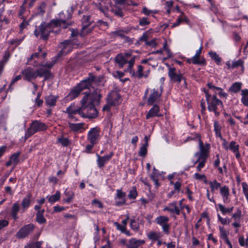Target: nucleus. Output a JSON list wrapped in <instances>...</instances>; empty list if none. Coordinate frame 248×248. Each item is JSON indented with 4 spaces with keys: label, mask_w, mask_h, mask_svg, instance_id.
Returning a JSON list of instances; mask_svg holds the SVG:
<instances>
[{
    "label": "nucleus",
    "mask_w": 248,
    "mask_h": 248,
    "mask_svg": "<svg viewBox=\"0 0 248 248\" xmlns=\"http://www.w3.org/2000/svg\"><path fill=\"white\" fill-rule=\"evenodd\" d=\"M62 49L57 56L52 58L50 61L44 62L43 61L46 56L45 52H43L40 47L38 48L37 52L31 55L28 59V62L34 66H38L36 70L31 67H27L22 71L23 78L24 80L31 81L38 77H44L45 80L49 78L51 74L50 69L53 67L58 59L62 56L69 53L72 48V46L70 41H65L61 44Z\"/></svg>",
    "instance_id": "nucleus-1"
},
{
    "label": "nucleus",
    "mask_w": 248,
    "mask_h": 248,
    "mask_svg": "<svg viewBox=\"0 0 248 248\" xmlns=\"http://www.w3.org/2000/svg\"><path fill=\"white\" fill-rule=\"evenodd\" d=\"M101 97L100 91L97 89L93 92L84 93V96L80 101L82 109L80 112L81 117L92 119L97 117L98 111L94 106L99 104Z\"/></svg>",
    "instance_id": "nucleus-2"
},
{
    "label": "nucleus",
    "mask_w": 248,
    "mask_h": 248,
    "mask_svg": "<svg viewBox=\"0 0 248 248\" xmlns=\"http://www.w3.org/2000/svg\"><path fill=\"white\" fill-rule=\"evenodd\" d=\"M187 140H198L199 141V147L200 151L194 154L192 158V162L193 163V166H194L196 163H198L196 167V170L197 171H200L205 166V163L207 161L208 153L210 148V145L208 143H205L204 144L201 140L200 136L198 134H196L193 136L188 137Z\"/></svg>",
    "instance_id": "nucleus-3"
},
{
    "label": "nucleus",
    "mask_w": 248,
    "mask_h": 248,
    "mask_svg": "<svg viewBox=\"0 0 248 248\" xmlns=\"http://www.w3.org/2000/svg\"><path fill=\"white\" fill-rule=\"evenodd\" d=\"M136 56L132 55V51H129L124 53L118 54L115 59L116 63L120 68H122L126 63H128L127 71L131 74H134L133 67L135 63Z\"/></svg>",
    "instance_id": "nucleus-4"
},
{
    "label": "nucleus",
    "mask_w": 248,
    "mask_h": 248,
    "mask_svg": "<svg viewBox=\"0 0 248 248\" xmlns=\"http://www.w3.org/2000/svg\"><path fill=\"white\" fill-rule=\"evenodd\" d=\"M97 77L90 76L88 78L81 81L76 87H75L67 96L68 99L73 100L77 97L81 92L84 89L88 88L91 92L90 87H92L93 84L96 83Z\"/></svg>",
    "instance_id": "nucleus-5"
},
{
    "label": "nucleus",
    "mask_w": 248,
    "mask_h": 248,
    "mask_svg": "<svg viewBox=\"0 0 248 248\" xmlns=\"http://www.w3.org/2000/svg\"><path fill=\"white\" fill-rule=\"evenodd\" d=\"M203 92L205 94L208 110L213 112L215 115L218 117L220 114L219 111L223 108L222 101L218 99L215 95H212L206 89H203Z\"/></svg>",
    "instance_id": "nucleus-6"
},
{
    "label": "nucleus",
    "mask_w": 248,
    "mask_h": 248,
    "mask_svg": "<svg viewBox=\"0 0 248 248\" xmlns=\"http://www.w3.org/2000/svg\"><path fill=\"white\" fill-rule=\"evenodd\" d=\"M55 28H57L55 27L54 25L52 24L51 21L48 23L43 22L36 28L34 31V35L36 37L40 36L41 38L43 40H46L51 32H58V30H55Z\"/></svg>",
    "instance_id": "nucleus-7"
},
{
    "label": "nucleus",
    "mask_w": 248,
    "mask_h": 248,
    "mask_svg": "<svg viewBox=\"0 0 248 248\" xmlns=\"http://www.w3.org/2000/svg\"><path fill=\"white\" fill-rule=\"evenodd\" d=\"M47 127V125L45 123L38 120L33 121L25 133V140L28 139L29 137L39 131L46 130Z\"/></svg>",
    "instance_id": "nucleus-8"
},
{
    "label": "nucleus",
    "mask_w": 248,
    "mask_h": 248,
    "mask_svg": "<svg viewBox=\"0 0 248 248\" xmlns=\"http://www.w3.org/2000/svg\"><path fill=\"white\" fill-rule=\"evenodd\" d=\"M66 14L65 15L63 12H60L59 14V18L52 20V24L57 28H67L70 25V22L68 21V20L71 18L72 16L68 11L66 12Z\"/></svg>",
    "instance_id": "nucleus-9"
},
{
    "label": "nucleus",
    "mask_w": 248,
    "mask_h": 248,
    "mask_svg": "<svg viewBox=\"0 0 248 248\" xmlns=\"http://www.w3.org/2000/svg\"><path fill=\"white\" fill-rule=\"evenodd\" d=\"M163 91V87L162 85L152 89L147 100L148 104L153 105L155 103L159 102L160 100Z\"/></svg>",
    "instance_id": "nucleus-10"
},
{
    "label": "nucleus",
    "mask_w": 248,
    "mask_h": 248,
    "mask_svg": "<svg viewBox=\"0 0 248 248\" xmlns=\"http://www.w3.org/2000/svg\"><path fill=\"white\" fill-rule=\"evenodd\" d=\"M34 228L32 224H28L21 228L16 234V237L18 239H23L31 233Z\"/></svg>",
    "instance_id": "nucleus-11"
},
{
    "label": "nucleus",
    "mask_w": 248,
    "mask_h": 248,
    "mask_svg": "<svg viewBox=\"0 0 248 248\" xmlns=\"http://www.w3.org/2000/svg\"><path fill=\"white\" fill-rule=\"evenodd\" d=\"M100 128L98 127L91 128L87 134V140L90 143L96 144L100 138Z\"/></svg>",
    "instance_id": "nucleus-12"
},
{
    "label": "nucleus",
    "mask_w": 248,
    "mask_h": 248,
    "mask_svg": "<svg viewBox=\"0 0 248 248\" xmlns=\"http://www.w3.org/2000/svg\"><path fill=\"white\" fill-rule=\"evenodd\" d=\"M97 156V166L99 168H102L104 167L105 164L108 163L109 160L111 158L113 155V153L111 152L109 155H105L104 156H100L98 154H96Z\"/></svg>",
    "instance_id": "nucleus-13"
},
{
    "label": "nucleus",
    "mask_w": 248,
    "mask_h": 248,
    "mask_svg": "<svg viewBox=\"0 0 248 248\" xmlns=\"http://www.w3.org/2000/svg\"><path fill=\"white\" fill-rule=\"evenodd\" d=\"M219 192L222 197L223 202L224 203H228L230 202V193L229 188L228 186H224L220 187Z\"/></svg>",
    "instance_id": "nucleus-14"
},
{
    "label": "nucleus",
    "mask_w": 248,
    "mask_h": 248,
    "mask_svg": "<svg viewBox=\"0 0 248 248\" xmlns=\"http://www.w3.org/2000/svg\"><path fill=\"white\" fill-rule=\"evenodd\" d=\"M85 123H68V126L70 130L74 133H81L84 129Z\"/></svg>",
    "instance_id": "nucleus-15"
},
{
    "label": "nucleus",
    "mask_w": 248,
    "mask_h": 248,
    "mask_svg": "<svg viewBox=\"0 0 248 248\" xmlns=\"http://www.w3.org/2000/svg\"><path fill=\"white\" fill-rule=\"evenodd\" d=\"M177 202L176 201H174L168 204V206H165L163 211H167L171 214H174L176 215H179L180 213V209L177 206Z\"/></svg>",
    "instance_id": "nucleus-16"
},
{
    "label": "nucleus",
    "mask_w": 248,
    "mask_h": 248,
    "mask_svg": "<svg viewBox=\"0 0 248 248\" xmlns=\"http://www.w3.org/2000/svg\"><path fill=\"white\" fill-rule=\"evenodd\" d=\"M82 111V105L80 108H76L75 105H71L66 108V112L68 113L69 118L72 119L73 118V114H78L81 117L80 112Z\"/></svg>",
    "instance_id": "nucleus-17"
},
{
    "label": "nucleus",
    "mask_w": 248,
    "mask_h": 248,
    "mask_svg": "<svg viewBox=\"0 0 248 248\" xmlns=\"http://www.w3.org/2000/svg\"><path fill=\"white\" fill-rule=\"evenodd\" d=\"M159 112L160 108L159 106L155 104L149 110L148 113L146 114V118L148 119L154 117H161L162 115L159 113Z\"/></svg>",
    "instance_id": "nucleus-18"
},
{
    "label": "nucleus",
    "mask_w": 248,
    "mask_h": 248,
    "mask_svg": "<svg viewBox=\"0 0 248 248\" xmlns=\"http://www.w3.org/2000/svg\"><path fill=\"white\" fill-rule=\"evenodd\" d=\"M120 96L116 92H113L108 97V102L109 104L116 106L119 104Z\"/></svg>",
    "instance_id": "nucleus-19"
},
{
    "label": "nucleus",
    "mask_w": 248,
    "mask_h": 248,
    "mask_svg": "<svg viewBox=\"0 0 248 248\" xmlns=\"http://www.w3.org/2000/svg\"><path fill=\"white\" fill-rule=\"evenodd\" d=\"M145 241L143 240L131 238L129 240L128 243L126 246L127 248H139L140 246L144 244Z\"/></svg>",
    "instance_id": "nucleus-20"
},
{
    "label": "nucleus",
    "mask_w": 248,
    "mask_h": 248,
    "mask_svg": "<svg viewBox=\"0 0 248 248\" xmlns=\"http://www.w3.org/2000/svg\"><path fill=\"white\" fill-rule=\"evenodd\" d=\"M220 237L225 241L226 243L229 245L231 248H232V244L228 239L229 232H227L223 226H219Z\"/></svg>",
    "instance_id": "nucleus-21"
},
{
    "label": "nucleus",
    "mask_w": 248,
    "mask_h": 248,
    "mask_svg": "<svg viewBox=\"0 0 248 248\" xmlns=\"http://www.w3.org/2000/svg\"><path fill=\"white\" fill-rule=\"evenodd\" d=\"M20 208V205L18 202H15L11 208L10 215L15 221L18 218V213Z\"/></svg>",
    "instance_id": "nucleus-22"
},
{
    "label": "nucleus",
    "mask_w": 248,
    "mask_h": 248,
    "mask_svg": "<svg viewBox=\"0 0 248 248\" xmlns=\"http://www.w3.org/2000/svg\"><path fill=\"white\" fill-rule=\"evenodd\" d=\"M64 194L66 197V199L64 200V202L69 203L73 201L75 193L73 190L66 188L64 191Z\"/></svg>",
    "instance_id": "nucleus-23"
},
{
    "label": "nucleus",
    "mask_w": 248,
    "mask_h": 248,
    "mask_svg": "<svg viewBox=\"0 0 248 248\" xmlns=\"http://www.w3.org/2000/svg\"><path fill=\"white\" fill-rule=\"evenodd\" d=\"M217 206V208L216 207L217 210L218 209L223 215L231 213L234 208L233 206L226 207L221 203H218Z\"/></svg>",
    "instance_id": "nucleus-24"
},
{
    "label": "nucleus",
    "mask_w": 248,
    "mask_h": 248,
    "mask_svg": "<svg viewBox=\"0 0 248 248\" xmlns=\"http://www.w3.org/2000/svg\"><path fill=\"white\" fill-rule=\"evenodd\" d=\"M81 22L82 24V34H85L87 26H89L91 24V16H83Z\"/></svg>",
    "instance_id": "nucleus-25"
},
{
    "label": "nucleus",
    "mask_w": 248,
    "mask_h": 248,
    "mask_svg": "<svg viewBox=\"0 0 248 248\" xmlns=\"http://www.w3.org/2000/svg\"><path fill=\"white\" fill-rule=\"evenodd\" d=\"M213 126L214 131L215 133L216 136L220 138V139H222V135L221 133L222 127L217 120H215L214 121Z\"/></svg>",
    "instance_id": "nucleus-26"
},
{
    "label": "nucleus",
    "mask_w": 248,
    "mask_h": 248,
    "mask_svg": "<svg viewBox=\"0 0 248 248\" xmlns=\"http://www.w3.org/2000/svg\"><path fill=\"white\" fill-rule=\"evenodd\" d=\"M58 97L53 95H49L45 98L46 104L49 107L55 106Z\"/></svg>",
    "instance_id": "nucleus-27"
},
{
    "label": "nucleus",
    "mask_w": 248,
    "mask_h": 248,
    "mask_svg": "<svg viewBox=\"0 0 248 248\" xmlns=\"http://www.w3.org/2000/svg\"><path fill=\"white\" fill-rule=\"evenodd\" d=\"M61 192L57 190L55 194L52 195H48L46 196V199L48 200V202L52 204L55 202H56L58 201L61 198Z\"/></svg>",
    "instance_id": "nucleus-28"
},
{
    "label": "nucleus",
    "mask_w": 248,
    "mask_h": 248,
    "mask_svg": "<svg viewBox=\"0 0 248 248\" xmlns=\"http://www.w3.org/2000/svg\"><path fill=\"white\" fill-rule=\"evenodd\" d=\"M44 209H42L41 210L38 211L36 214V220L40 224H42L46 222V220L44 217Z\"/></svg>",
    "instance_id": "nucleus-29"
},
{
    "label": "nucleus",
    "mask_w": 248,
    "mask_h": 248,
    "mask_svg": "<svg viewBox=\"0 0 248 248\" xmlns=\"http://www.w3.org/2000/svg\"><path fill=\"white\" fill-rule=\"evenodd\" d=\"M46 8V3L45 2H42L34 11V15L36 16H43L45 13Z\"/></svg>",
    "instance_id": "nucleus-30"
},
{
    "label": "nucleus",
    "mask_w": 248,
    "mask_h": 248,
    "mask_svg": "<svg viewBox=\"0 0 248 248\" xmlns=\"http://www.w3.org/2000/svg\"><path fill=\"white\" fill-rule=\"evenodd\" d=\"M210 58L215 61L217 65H219L221 64V58L216 52L213 51H210L208 53Z\"/></svg>",
    "instance_id": "nucleus-31"
},
{
    "label": "nucleus",
    "mask_w": 248,
    "mask_h": 248,
    "mask_svg": "<svg viewBox=\"0 0 248 248\" xmlns=\"http://www.w3.org/2000/svg\"><path fill=\"white\" fill-rule=\"evenodd\" d=\"M192 63L194 64L199 65H205L206 61L203 57H201L200 56H196L194 55L192 57Z\"/></svg>",
    "instance_id": "nucleus-32"
},
{
    "label": "nucleus",
    "mask_w": 248,
    "mask_h": 248,
    "mask_svg": "<svg viewBox=\"0 0 248 248\" xmlns=\"http://www.w3.org/2000/svg\"><path fill=\"white\" fill-rule=\"evenodd\" d=\"M10 57V53L9 51H6L2 57V59L0 61V71H3L4 66L6 62L9 60Z\"/></svg>",
    "instance_id": "nucleus-33"
},
{
    "label": "nucleus",
    "mask_w": 248,
    "mask_h": 248,
    "mask_svg": "<svg viewBox=\"0 0 248 248\" xmlns=\"http://www.w3.org/2000/svg\"><path fill=\"white\" fill-rule=\"evenodd\" d=\"M140 222L139 221V218L137 219H131L130 220V226L132 230L135 232H138L140 228Z\"/></svg>",
    "instance_id": "nucleus-34"
},
{
    "label": "nucleus",
    "mask_w": 248,
    "mask_h": 248,
    "mask_svg": "<svg viewBox=\"0 0 248 248\" xmlns=\"http://www.w3.org/2000/svg\"><path fill=\"white\" fill-rule=\"evenodd\" d=\"M207 86L208 88V89L207 90L209 91V93H211V92H214V94L213 95H215L216 96L217 94H218V92L222 90V88L215 86L212 83H208Z\"/></svg>",
    "instance_id": "nucleus-35"
},
{
    "label": "nucleus",
    "mask_w": 248,
    "mask_h": 248,
    "mask_svg": "<svg viewBox=\"0 0 248 248\" xmlns=\"http://www.w3.org/2000/svg\"><path fill=\"white\" fill-rule=\"evenodd\" d=\"M169 221V218L168 217L165 216H159L155 219L156 223L160 226L168 223Z\"/></svg>",
    "instance_id": "nucleus-36"
},
{
    "label": "nucleus",
    "mask_w": 248,
    "mask_h": 248,
    "mask_svg": "<svg viewBox=\"0 0 248 248\" xmlns=\"http://www.w3.org/2000/svg\"><path fill=\"white\" fill-rule=\"evenodd\" d=\"M31 204V199L30 196L24 198L21 202V206L22 212H24L30 206Z\"/></svg>",
    "instance_id": "nucleus-37"
},
{
    "label": "nucleus",
    "mask_w": 248,
    "mask_h": 248,
    "mask_svg": "<svg viewBox=\"0 0 248 248\" xmlns=\"http://www.w3.org/2000/svg\"><path fill=\"white\" fill-rule=\"evenodd\" d=\"M242 83L239 82H234L230 88L229 91L233 93H238L241 89Z\"/></svg>",
    "instance_id": "nucleus-38"
},
{
    "label": "nucleus",
    "mask_w": 248,
    "mask_h": 248,
    "mask_svg": "<svg viewBox=\"0 0 248 248\" xmlns=\"http://www.w3.org/2000/svg\"><path fill=\"white\" fill-rule=\"evenodd\" d=\"M238 242L241 247H248V234H246L245 238L243 235L240 236L238 238Z\"/></svg>",
    "instance_id": "nucleus-39"
},
{
    "label": "nucleus",
    "mask_w": 248,
    "mask_h": 248,
    "mask_svg": "<svg viewBox=\"0 0 248 248\" xmlns=\"http://www.w3.org/2000/svg\"><path fill=\"white\" fill-rule=\"evenodd\" d=\"M161 237L160 232H151L148 234V237L153 241L159 239Z\"/></svg>",
    "instance_id": "nucleus-40"
},
{
    "label": "nucleus",
    "mask_w": 248,
    "mask_h": 248,
    "mask_svg": "<svg viewBox=\"0 0 248 248\" xmlns=\"http://www.w3.org/2000/svg\"><path fill=\"white\" fill-rule=\"evenodd\" d=\"M241 102L246 106L248 107V93L246 92V89L241 91Z\"/></svg>",
    "instance_id": "nucleus-41"
},
{
    "label": "nucleus",
    "mask_w": 248,
    "mask_h": 248,
    "mask_svg": "<svg viewBox=\"0 0 248 248\" xmlns=\"http://www.w3.org/2000/svg\"><path fill=\"white\" fill-rule=\"evenodd\" d=\"M244 61L241 59H239L237 61H232V69L240 66L242 71L243 72L244 70Z\"/></svg>",
    "instance_id": "nucleus-42"
},
{
    "label": "nucleus",
    "mask_w": 248,
    "mask_h": 248,
    "mask_svg": "<svg viewBox=\"0 0 248 248\" xmlns=\"http://www.w3.org/2000/svg\"><path fill=\"white\" fill-rule=\"evenodd\" d=\"M228 150H231L233 153L236 152L237 150H239V145L236 144V142L232 140L231 141L228 146Z\"/></svg>",
    "instance_id": "nucleus-43"
},
{
    "label": "nucleus",
    "mask_w": 248,
    "mask_h": 248,
    "mask_svg": "<svg viewBox=\"0 0 248 248\" xmlns=\"http://www.w3.org/2000/svg\"><path fill=\"white\" fill-rule=\"evenodd\" d=\"M209 185L212 192H214V190L218 189L221 186V184L217 182L216 180L210 182Z\"/></svg>",
    "instance_id": "nucleus-44"
},
{
    "label": "nucleus",
    "mask_w": 248,
    "mask_h": 248,
    "mask_svg": "<svg viewBox=\"0 0 248 248\" xmlns=\"http://www.w3.org/2000/svg\"><path fill=\"white\" fill-rule=\"evenodd\" d=\"M163 49L164 51L166 52L167 55V57L163 58L164 60H166L168 58H170L172 56V54L167 45V43L166 41H165V42L163 43Z\"/></svg>",
    "instance_id": "nucleus-45"
},
{
    "label": "nucleus",
    "mask_w": 248,
    "mask_h": 248,
    "mask_svg": "<svg viewBox=\"0 0 248 248\" xmlns=\"http://www.w3.org/2000/svg\"><path fill=\"white\" fill-rule=\"evenodd\" d=\"M57 141L64 147L67 146L70 143V141L68 138H64L62 136L58 138Z\"/></svg>",
    "instance_id": "nucleus-46"
},
{
    "label": "nucleus",
    "mask_w": 248,
    "mask_h": 248,
    "mask_svg": "<svg viewBox=\"0 0 248 248\" xmlns=\"http://www.w3.org/2000/svg\"><path fill=\"white\" fill-rule=\"evenodd\" d=\"M148 146L147 143H145L140 148L139 152V155L140 156H144L147 153V147Z\"/></svg>",
    "instance_id": "nucleus-47"
},
{
    "label": "nucleus",
    "mask_w": 248,
    "mask_h": 248,
    "mask_svg": "<svg viewBox=\"0 0 248 248\" xmlns=\"http://www.w3.org/2000/svg\"><path fill=\"white\" fill-rule=\"evenodd\" d=\"M21 78V75H18L13 78L11 81L10 84L9 85V87L7 89L8 91L11 92L13 89V85L18 80Z\"/></svg>",
    "instance_id": "nucleus-48"
},
{
    "label": "nucleus",
    "mask_w": 248,
    "mask_h": 248,
    "mask_svg": "<svg viewBox=\"0 0 248 248\" xmlns=\"http://www.w3.org/2000/svg\"><path fill=\"white\" fill-rule=\"evenodd\" d=\"M138 195L136 188L135 186L132 187L128 195V197L129 199H135Z\"/></svg>",
    "instance_id": "nucleus-49"
},
{
    "label": "nucleus",
    "mask_w": 248,
    "mask_h": 248,
    "mask_svg": "<svg viewBox=\"0 0 248 248\" xmlns=\"http://www.w3.org/2000/svg\"><path fill=\"white\" fill-rule=\"evenodd\" d=\"M20 155V153H16L14 154L10 157V159L13 163V165L15 166H16L18 162V158Z\"/></svg>",
    "instance_id": "nucleus-50"
},
{
    "label": "nucleus",
    "mask_w": 248,
    "mask_h": 248,
    "mask_svg": "<svg viewBox=\"0 0 248 248\" xmlns=\"http://www.w3.org/2000/svg\"><path fill=\"white\" fill-rule=\"evenodd\" d=\"M150 23L148 18L146 17H143L140 18L139 25L142 27H145L148 25Z\"/></svg>",
    "instance_id": "nucleus-51"
},
{
    "label": "nucleus",
    "mask_w": 248,
    "mask_h": 248,
    "mask_svg": "<svg viewBox=\"0 0 248 248\" xmlns=\"http://www.w3.org/2000/svg\"><path fill=\"white\" fill-rule=\"evenodd\" d=\"M170 79L173 80L174 82H177L178 83H180L182 79H184V78L183 77L182 75L181 74H176L174 76L171 77Z\"/></svg>",
    "instance_id": "nucleus-52"
},
{
    "label": "nucleus",
    "mask_w": 248,
    "mask_h": 248,
    "mask_svg": "<svg viewBox=\"0 0 248 248\" xmlns=\"http://www.w3.org/2000/svg\"><path fill=\"white\" fill-rule=\"evenodd\" d=\"M117 196L116 200L119 199V200H125V197L126 196L125 193L123 192L121 189H117L116 190Z\"/></svg>",
    "instance_id": "nucleus-53"
},
{
    "label": "nucleus",
    "mask_w": 248,
    "mask_h": 248,
    "mask_svg": "<svg viewBox=\"0 0 248 248\" xmlns=\"http://www.w3.org/2000/svg\"><path fill=\"white\" fill-rule=\"evenodd\" d=\"M218 220L219 221L222 225L228 224L230 223V219L227 217L223 218L219 214L217 215Z\"/></svg>",
    "instance_id": "nucleus-54"
},
{
    "label": "nucleus",
    "mask_w": 248,
    "mask_h": 248,
    "mask_svg": "<svg viewBox=\"0 0 248 248\" xmlns=\"http://www.w3.org/2000/svg\"><path fill=\"white\" fill-rule=\"evenodd\" d=\"M143 70V67L142 65H139L138 67V77L139 78H141L143 77H144L145 78L147 77L148 75L147 74H143L142 72Z\"/></svg>",
    "instance_id": "nucleus-55"
},
{
    "label": "nucleus",
    "mask_w": 248,
    "mask_h": 248,
    "mask_svg": "<svg viewBox=\"0 0 248 248\" xmlns=\"http://www.w3.org/2000/svg\"><path fill=\"white\" fill-rule=\"evenodd\" d=\"M3 11V9H0V21L4 22L6 24H8L10 22V19L8 17H6V16H3L2 15V12Z\"/></svg>",
    "instance_id": "nucleus-56"
},
{
    "label": "nucleus",
    "mask_w": 248,
    "mask_h": 248,
    "mask_svg": "<svg viewBox=\"0 0 248 248\" xmlns=\"http://www.w3.org/2000/svg\"><path fill=\"white\" fill-rule=\"evenodd\" d=\"M23 39H24L23 37L22 38L19 39H17V38L14 39H13V40H11V41H10L9 43L11 45H14L15 46H16L21 43V42L23 41Z\"/></svg>",
    "instance_id": "nucleus-57"
},
{
    "label": "nucleus",
    "mask_w": 248,
    "mask_h": 248,
    "mask_svg": "<svg viewBox=\"0 0 248 248\" xmlns=\"http://www.w3.org/2000/svg\"><path fill=\"white\" fill-rule=\"evenodd\" d=\"M241 216V211L238 210L236 212L233 214L232 218L234 220V221H240Z\"/></svg>",
    "instance_id": "nucleus-58"
},
{
    "label": "nucleus",
    "mask_w": 248,
    "mask_h": 248,
    "mask_svg": "<svg viewBox=\"0 0 248 248\" xmlns=\"http://www.w3.org/2000/svg\"><path fill=\"white\" fill-rule=\"evenodd\" d=\"M173 5L172 1H167L165 3V8L166 9L167 13L169 14L170 13L171 8Z\"/></svg>",
    "instance_id": "nucleus-59"
},
{
    "label": "nucleus",
    "mask_w": 248,
    "mask_h": 248,
    "mask_svg": "<svg viewBox=\"0 0 248 248\" xmlns=\"http://www.w3.org/2000/svg\"><path fill=\"white\" fill-rule=\"evenodd\" d=\"M242 186L245 196H248V185L246 182H243L242 183Z\"/></svg>",
    "instance_id": "nucleus-60"
},
{
    "label": "nucleus",
    "mask_w": 248,
    "mask_h": 248,
    "mask_svg": "<svg viewBox=\"0 0 248 248\" xmlns=\"http://www.w3.org/2000/svg\"><path fill=\"white\" fill-rule=\"evenodd\" d=\"M114 225L116 227L117 229L120 231L122 232H123L126 227H124L123 225L120 224L117 222H115Z\"/></svg>",
    "instance_id": "nucleus-61"
},
{
    "label": "nucleus",
    "mask_w": 248,
    "mask_h": 248,
    "mask_svg": "<svg viewBox=\"0 0 248 248\" xmlns=\"http://www.w3.org/2000/svg\"><path fill=\"white\" fill-rule=\"evenodd\" d=\"M162 227V229L163 231L166 234H169L170 232V225L169 224V223H167L165 225H163L161 226Z\"/></svg>",
    "instance_id": "nucleus-62"
},
{
    "label": "nucleus",
    "mask_w": 248,
    "mask_h": 248,
    "mask_svg": "<svg viewBox=\"0 0 248 248\" xmlns=\"http://www.w3.org/2000/svg\"><path fill=\"white\" fill-rule=\"evenodd\" d=\"M176 69L174 67H170L169 69L168 75L170 78L174 76L176 73Z\"/></svg>",
    "instance_id": "nucleus-63"
},
{
    "label": "nucleus",
    "mask_w": 248,
    "mask_h": 248,
    "mask_svg": "<svg viewBox=\"0 0 248 248\" xmlns=\"http://www.w3.org/2000/svg\"><path fill=\"white\" fill-rule=\"evenodd\" d=\"M9 224V222L6 220H0V230L3 228L7 226Z\"/></svg>",
    "instance_id": "nucleus-64"
}]
</instances>
